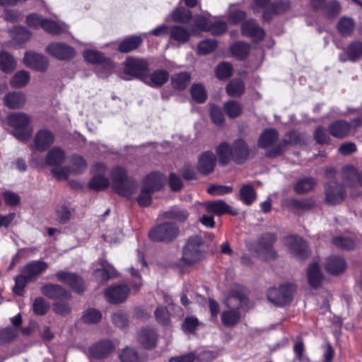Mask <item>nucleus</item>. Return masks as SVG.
<instances>
[{
  "instance_id": "1",
  "label": "nucleus",
  "mask_w": 362,
  "mask_h": 362,
  "mask_svg": "<svg viewBox=\"0 0 362 362\" xmlns=\"http://www.w3.org/2000/svg\"><path fill=\"white\" fill-rule=\"evenodd\" d=\"M31 121V117L24 112L10 113L7 116V124L13 129L10 134L20 141H28L33 133Z\"/></svg>"
},
{
  "instance_id": "2",
  "label": "nucleus",
  "mask_w": 362,
  "mask_h": 362,
  "mask_svg": "<svg viewBox=\"0 0 362 362\" xmlns=\"http://www.w3.org/2000/svg\"><path fill=\"white\" fill-rule=\"evenodd\" d=\"M205 252L203 238L199 235L191 236L182 248V257L179 259L178 264L192 266L201 261Z\"/></svg>"
},
{
  "instance_id": "3",
  "label": "nucleus",
  "mask_w": 362,
  "mask_h": 362,
  "mask_svg": "<svg viewBox=\"0 0 362 362\" xmlns=\"http://www.w3.org/2000/svg\"><path fill=\"white\" fill-rule=\"evenodd\" d=\"M111 179L113 191L121 197H130L136 189L137 183L127 177V170L122 167L112 169Z\"/></svg>"
},
{
  "instance_id": "4",
  "label": "nucleus",
  "mask_w": 362,
  "mask_h": 362,
  "mask_svg": "<svg viewBox=\"0 0 362 362\" xmlns=\"http://www.w3.org/2000/svg\"><path fill=\"white\" fill-rule=\"evenodd\" d=\"M149 64L146 59L128 56L124 62V73L144 83L148 80Z\"/></svg>"
},
{
  "instance_id": "5",
  "label": "nucleus",
  "mask_w": 362,
  "mask_h": 362,
  "mask_svg": "<svg viewBox=\"0 0 362 362\" xmlns=\"http://www.w3.org/2000/svg\"><path fill=\"white\" fill-rule=\"evenodd\" d=\"M179 233V227L175 223L164 222L152 228L148 237L153 242L168 243L176 239Z\"/></svg>"
},
{
  "instance_id": "6",
  "label": "nucleus",
  "mask_w": 362,
  "mask_h": 362,
  "mask_svg": "<svg viewBox=\"0 0 362 362\" xmlns=\"http://www.w3.org/2000/svg\"><path fill=\"white\" fill-rule=\"evenodd\" d=\"M276 240L275 234L271 233L263 234L254 246L255 252L265 259H275L276 252L273 248V245Z\"/></svg>"
},
{
  "instance_id": "7",
  "label": "nucleus",
  "mask_w": 362,
  "mask_h": 362,
  "mask_svg": "<svg viewBox=\"0 0 362 362\" xmlns=\"http://www.w3.org/2000/svg\"><path fill=\"white\" fill-rule=\"evenodd\" d=\"M295 288L291 284H284L278 288L269 289L267 297L269 301L278 305H285L291 303Z\"/></svg>"
},
{
  "instance_id": "8",
  "label": "nucleus",
  "mask_w": 362,
  "mask_h": 362,
  "mask_svg": "<svg viewBox=\"0 0 362 362\" xmlns=\"http://www.w3.org/2000/svg\"><path fill=\"white\" fill-rule=\"evenodd\" d=\"M57 279L67 285L74 293L82 295L86 290V281L80 275L65 271H59Z\"/></svg>"
},
{
  "instance_id": "9",
  "label": "nucleus",
  "mask_w": 362,
  "mask_h": 362,
  "mask_svg": "<svg viewBox=\"0 0 362 362\" xmlns=\"http://www.w3.org/2000/svg\"><path fill=\"white\" fill-rule=\"evenodd\" d=\"M302 141L303 135L297 131H292L286 135L285 139L281 142L268 150L266 152V156L270 158H276L286 151L287 145L300 144Z\"/></svg>"
},
{
  "instance_id": "10",
  "label": "nucleus",
  "mask_w": 362,
  "mask_h": 362,
  "mask_svg": "<svg viewBox=\"0 0 362 362\" xmlns=\"http://www.w3.org/2000/svg\"><path fill=\"white\" fill-rule=\"evenodd\" d=\"M158 334L157 330L151 326L142 327L137 332V341L145 350L154 349L158 342Z\"/></svg>"
},
{
  "instance_id": "11",
  "label": "nucleus",
  "mask_w": 362,
  "mask_h": 362,
  "mask_svg": "<svg viewBox=\"0 0 362 362\" xmlns=\"http://www.w3.org/2000/svg\"><path fill=\"white\" fill-rule=\"evenodd\" d=\"M194 23L198 30L210 32L214 35H218L226 31V22H212L204 16H196Z\"/></svg>"
},
{
  "instance_id": "12",
  "label": "nucleus",
  "mask_w": 362,
  "mask_h": 362,
  "mask_svg": "<svg viewBox=\"0 0 362 362\" xmlns=\"http://www.w3.org/2000/svg\"><path fill=\"white\" fill-rule=\"evenodd\" d=\"M325 201L330 205L341 203L346 197L345 189L342 185L335 181L327 182L325 185Z\"/></svg>"
},
{
  "instance_id": "13",
  "label": "nucleus",
  "mask_w": 362,
  "mask_h": 362,
  "mask_svg": "<svg viewBox=\"0 0 362 362\" xmlns=\"http://www.w3.org/2000/svg\"><path fill=\"white\" fill-rule=\"evenodd\" d=\"M45 52L61 61L72 59L76 55L74 48L63 42H52L49 44L45 48Z\"/></svg>"
},
{
  "instance_id": "14",
  "label": "nucleus",
  "mask_w": 362,
  "mask_h": 362,
  "mask_svg": "<svg viewBox=\"0 0 362 362\" xmlns=\"http://www.w3.org/2000/svg\"><path fill=\"white\" fill-rule=\"evenodd\" d=\"M115 349V346L110 339H101L88 348L89 356L93 359L107 358Z\"/></svg>"
},
{
  "instance_id": "15",
  "label": "nucleus",
  "mask_w": 362,
  "mask_h": 362,
  "mask_svg": "<svg viewBox=\"0 0 362 362\" xmlns=\"http://www.w3.org/2000/svg\"><path fill=\"white\" fill-rule=\"evenodd\" d=\"M130 293V288L125 284H117L107 287L104 292L105 298L111 304L124 303Z\"/></svg>"
},
{
  "instance_id": "16",
  "label": "nucleus",
  "mask_w": 362,
  "mask_h": 362,
  "mask_svg": "<svg viewBox=\"0 0 362 362\" xmlns=\"http://www.w3.org/2000/svg\"><path fill=\"white\" fill-rule=\"evenodd\" d=\"M285 243L289 251L298 258L305 259L310 254L305 241L300 237L296 235L288 236Z\"/></svg>"
},
{
  "instance_id": "17",
  "label": "nucleus",
  "mask_w": 362,
  "mask_h": 362,
  "mask_svg": "<svg viewBox=\"0 0 362 362\" xmlns=\"http://www.w3.org/2000/svg\"><path fill=\"white\" fill-rule=\"evenodd\" d=\"M54 139L55 136L52 131L47 128L40 129L33 137L35 148L39 152H45L54 144Z\"/></svg>"
},
{
  "instance_id": "18",
  "label": "nucleus",
  "mask_w": 362,
  "mask_h": 362,
  "mask_svg": "<svg viewBox=\"0 0 362 362\" xmlns=\"http://www.w3.org/2000/svg\"><path fill=\"white\" fill-rule=\"evenodd\" d=\"M23 62L27 67L41 72L45 71L49 64L45 56L32 51L25 53Z\"/></svg>"
},
{
  "instance_id": "19",
  "label": "nucleus",
  "mask_w": 362,
  "mask_h": 362,
  "mask_svg": "<svg viewBox=\"0 0 362 362\" xmlns=\"http://www.w3.org/2000/svg\"><path fill=\"white\" fill-rule=\"evenodd\" d=\"M48 268V264L42 260H33L25 264L21 269L32 282L35 281Z\"/></svg>"
},
{
  "instance_id": "20",
  "label": "nucleus",
  "mask_w": 362,
  "mask_h": 362,
  "mask_svg": "<svg viewBox=\"0 0 362 362\" xmlns=\"http://www.w3.org/2000/svg\"><path fill=\"white\" fill-rule=\"evenodd\" d=\"M42 293L52 300H69L71 293L60 285L54 284H45L41 288Z\"/></svg>"
},
{
  "instance_id": "21",
  "label": "nucleus",
  "mask_w": 362,
  "mask_h": 362,
  "mask_svg": "<svg viewBox=\"0 0 362 362\" xmlns=\"http://www.w3.org/2000/svg\"><path fill=\"white\" fill-rule=\"evenodd\" d=\"M144 38L141 35H130L117 41V50L123 54H127L137 50L143 44Z\"/></svg>"
},
{
  "instance_id": "22",
  "label": "nucleus",
  "mask_w": 362,
  "mask_h": 362,
  "mask_svg": "<svg viewBox=\"0 0 362 362\" xmlns=\"http://www.w3.org/2000/svg\"><path fill=\"white\" fill-rule=\"evenodd\" d=\"M83 56L88 63L103 65L107 71H110L113 68V62L111 59L107 57L102 52L88 49L84 51Z\"/></svg>"
},
{
  "instance_id": "23",
  "label": "nucleus",
  "mask_w": 362,
  "mask_h": 362,
  "mask_svg": "<svg viewBox=\"0 0 362 362\" xmlns=\"http://www.w3.org/2000/svg\"><path fill=\"white\" fill-rule=\"evenodd\" d=\"M216 158L210 151L203 152L198 160L197 170L202 174L207 175L215 168Z\"/></svg>"
},
{
  "instance_id": "24",
  "label": "nucleus",
  "mask_w": 362,
  "mask_h": 362,
  "mask_svg": "<svg viewBox=\"0 0 362 362\" xmlns=\"http://www.w3.org/2000/svg\"><path fill=\"white\" fill-rule=\"evenodd\" d=\"M241 33L247 37H252L258 41L263 40L265 32L255 19H249L243 22L241 25Z\"/></svg>"
},
{
  "instance_id": "25",
  "label": "nucleus",
  "mask_w": 362,
  "mask_h": 362,
  "mask_svg": "<svg viewBox=\"0 0 362 362\" xmlns=\"http://www.w3.org/2000/svg\"><path fill=\"white\" fill-rule=\"evenodd\" d=\"M238 300L242 308L247 306L249 299L247 290L240 285L234 284L230 285V295L228 296V306L233 304V301Z\"/></svg>"
},
{
  "instance_id": "26",
  "label": "nucleus",
  "mask_w": 362,
  "mask_h": 362,
  "mask_svg": "<svg viewBox=\"0 0 362 362\" xmlns=\"http://www.w3.org/2000/svg\"><path fill=\"white\" fill-rule=\"evenodd\" d=\"M351 124L345 120H337L331 123L329 126V134L337 139L346 137L351 131Z\"/></svg>"
},
{
  "instance_id": "27",
  "label": "nucleus",
  "mask_w": 362,
  "mask_h": 362,
  "mask_svg": "<svg viewBox=\"0 0 362 362\" xmlns=\"http://www.w3.org/2000/svg\"><path fill=\"white\" fill-rule=\"evenodd\" d=\"M249 150L242 139L235 141L230 149V156L238 163H243L247 158Z\"/></svg>"
},
{
  "instance_id": "28",
  "label": "nucleus",
  "mask_w": 362,
  "mask_h": 362,
  "mask_svg": "<svg viewBox=\"0 0 362 362\" xmlns=\"http://www.w3.org/2000/svg\"><path fill=\"white\" fill-rule=\"evenodd\" d=\"M163 174L159 172H152L144 178V187L151 192L159 191L163 187Z\"/></svg>"
},
{
  "instance_id": "29",
  "label": "nucleus",
  "mask_w": 362,
  "mask_h": 362,
  "mask_svg": "<svg viewBox=\"0 0 362 362\" xmlns=\"http://www.w3.org/2000/svg\"><path fill=\"white\" fill-rule=\"evenodd\" d=\"M170 78L169 73L164 69H156L148 74L146 84L152 88H159L166 83Z\"/></svg>"
},
{
  "instance_id": "30",
  "label": "nucleus",
  "mask_w": 362,
  "mask_h": 362,
  "mask_svg": "<svg viewBox=\"0 0 362 362\" xmlns=\"http://www.w3.org/2000/svg\"><path fill=\"white\" fill-rule=\"evenodd\" d=\"M66 159L65 151L60 147L54 146L47 153L45 162L49 166H59Z\"/></svg>"
},
{
  "instance_id": "31",
  "label": "nucleus",
  "mask_w": 362,
  "mask_h": 362,
  "mask_svg": "<svg viewBox=\"0 0 362 362\" xmlns=\"http://www.w3.org/2000/svg\"><path fill=\"white\" fill-rule=\"evenodd\" d=\"M343 179L350 187L358 185L362 187V170L358 172L353 166H347L343 169Z\"/></svg>"
},
{
  "instance_id": "32",
  "label": "nucleus",
  "mask_w": 362,
  "mask_h": 362,
  "mask_svg": "<svg viewBox=\"0 0 362 362\" xmlns=\"http://www.w3.org/2000/svg\"><path fill=\"white\" fill-rule=\"evenodd\" d=\"M4 104L9 109H20L25 103V95L21 93L10 92L3 98Z\"/></svg>"
},
{
  "instance_id": "33",
  "label": "nucleus",
  "mask_w": 362,
  "mask_h": 362,
  "mask_svg": "<svg viewBox=\"0 0 362 362\" xmlns=\"http://www.w3.org/2000/svg\"><path fill=\"white\" fill-rule=\"evenodd\" d=\"M191 74L187 71H182L171 76L172 87L177 90H184L189 86L191 81Z\"/></svg>"
},
{
  "instance_id": "34",
  "label": "nucleus",
  "mask_w": 362,
  "mask_h": 362,
  "mask_svg": "<svg viewBox=\"0 0 362 362\" xmlns=\"http://www.w3.org/2000/svg\"><path fill=\"white\" fill-rule=\"evenodd\" d=\"M279 139V133L275 129H267L260 135L258 146L267 148L272 146Z\"/></svg>"
},
{
  "instance_id": "35",
  "label": "nucleus",
  "mask_w": 362,
  "mask_h": 362,
  "mask_svg": "<svg viewBox=\"0 0 362 362\" xmlns=\"http://www.w3.org/2000/svg\"><path fill=\"white\" fill-rule=\"evenodd\" d=\"M345 261L339 257H330L327 259L325 268L327 272L332 274L342 273L346 269Z\"/></svg>"
},
{
  "instance_id": "36",
  "label": "nucleus",
  "mask_w": 362,
  "mask_h": 362,
  "mask_svg": "<svg viewBox=\"0 0 362 362\" xmlns=\"http://www.w3.org/2000/svg\"><path fill=\"white\" fill-rule=\"evenodd\" d=\"M308 279L310 285L316 288L320 286L322 281V274L317 263L311 264L308 269Z\"/></svg>"
},
{
  "instance_id": "37",
  "label": "nucleus",
  "mask_w": 362,
  "mask_h": 362,
  "mask_svg": "<svg viewBox=\"0 0 362 362\" xmlns=\"http://www.w3.org/2000/svg\"><path fill=\"white\" fill-rule=\"evenodd\" d=\"M16 67L13 57L6 51H0V69L7 74L12 73Z\"/></svg>"
},
{
  "instance_id": "38",
  "label": "nucleus",
  "mask_w": 362,
  "mask_h": 362,
  "mask_svg": "<svg viewBox=\"0 0 362 362\" xmlns=\"http://www.w3.org/2000/svg\"><path fill=\"white\" fill-rule=\"evenodd\" d=\"M100 264L102 268L96 269L94 271V274L100 278L102 281H106L117 276L116 269L110 265L108 262L103 261Z\"/></svg>"
},
{
  "instance_id": "39",
  "label": "nucleus",
  "mask_w": 362,
  "mask_h": 362,
  "mask_svg": "<svg viewBox=\"0 0 362 362\" xmlns=\"http://www.w3.org/2000/svg\"><path fill=\"white\" fill-rule=\"evenodd\" d=\"M250 50V45L241 41L233 43L230 47L231 54L239 60L245 59L248 56Z\"/></svg>"
},
{
  "instance_id": "40",
  "label": "nucleus",
  "mask_w": 362,
  "mask_h": 362,
  "mask_svg": "<svg viewBox=\"0 0 362 362\" xmlns=\"http://www.w3.org/2000/svg\"><path fill=\"white\" fill-rule=\"evenodd\" d=\"M190 35L189 31L181 25H173L170 28V37L180 43L187 42Z\"/></svg>"
},
{
  "instance_id": "41",
  "label": "nucleus",
  "mask_w": 362,
  "mask_h": 362,
  "mask_svg": "<svg viewBox=\"0 0 362 362\" xmlns=\"http://www.w3.org/2000/svg\"><path fill=\"white\" fill-rule=\"evenodd\" d=\"M110 185L109 180L102 175H93L88 181V187L95 192L105 190Z\"/></svg>"
},
{
  "instance_id": "42",
  "label": "nucleus",
  "mask_w": 362,
  "mask_h": 362,
  "mask_svg": "<svg viewBox=\"0 0 362 362\" xmlns=\"http://www.w3.org/2000/svg\"><path fill=\"white\" fill-rule=\"evenodd\" d=\"M315 205V202L312 198L291 199L288 202L290 207L302 211L310 210Z\"/></svg>"
},
{
  "instance_id": "43",
  "label": "nucleus",
  "mask_w": 362,
  "mask_h": 362,
  "mask_svg": "<svg viewBox=\"0 0 362 362\" xmlns=\"http://www.w3.org/2000/svg\"><path fill=\"white\" fill-rule=\"evenodd\" d=\"M316 180L313 177H305L298 180L294 186V191L298 194H304L313 189Z\"/></svg>"
},
{
  "instance_id": "44",
  "label": "nucleus",
  "mask_w": 362,
  "mask_h": 362,
  "mask_svg": "<svg viewBox=\"0 0 362 362\" xmlns=\"http://www.w3.org/2000/svg\"><path fill=\"white\" fill-rule=\"evenodd\" d=\"M190 94L192 100L197 104H203L207 100V93L202 83H194L191 86Z\"/></svg>"
},
{
  "instance_id": "45",
  "label": "nucleus",
  "mask_w": 362,
  "mask_h": 362,
  "mask_svg": "<svg viewBox=\"0 0 362 362\" xmlns=\"http://www.w3.org/2000/svg\"><path fill=\"white\" fill-rule=\"evenodd\" d=\"M189 212L185 209H181L178 207H173L170 210L167 211L164 214L165 218L168 219L175 220L176 221L183 223L189 217Z\"/></svg>"
},
{
  "instance_id": "46",
  "label": "nucleus",
  "mask_w": 362,
  "mask_h": 362,
  "mask_svg": "<svg viewBox=\"0 0 362 362\" xmlns=\"http://www.w3.org/2000/svg\"><path fill=\"white\" fill-rule=\"evenodd\" d=\"M192 18V11L185 7H177L172 13L173 21L178 23H187Z\"/></svg>"
},
{
  "instance_id": "47",
  "label": "nucleus",
  "mask_w": 362,
  "mask_h": 362,
  "mask_svg": "<svg viewBox=\"0 0 362 362\" xmlns=\"http://www.w3.org/2000/svg\"><path fill=\"white\" fill-rule=\"evenodd\" d=\"M30 79L28 71L22 70L16 72L10 81V85L15 88L26 86Z\"/></svg>"
},
{
  "instance_id": "48",
  "label": "nucleus",
  "mask_w": 362,
  "mask_h": 362,
  "mask_svg": "<svg viewBox=\"0 0 362 362\" xmlns=\"http://www.w3.org/2000/svg\"><path fill=\"white\" fill-rule=\"evenodd\" d=\"M14 281L15 285L12 289L13 293L18 296H23L25 288L32 281L22 272L14 277Z\"/></svg>"
},
{
  "instance_id": "49",
  "label": "nucleus",
  "mask_w": 362,
  "mask_h": 362,
  "mask_svg": "<svg viewBox=\"0 0 362 362\" xmlns=\"http://www.w3.org/2000/svg\"><path fill=\"white\" fill-rule=\"evenodd\" d=\"M31 37V33L25 27L19 26L15 29L13 40L19 47L28 42Z\"/></svg>"
},
{
  "instance_id": "50",
  "label": "nucleus",
  "mask_w": 362,
  "mask_h": 362,
  "mask_svg": "<svg viewBox=\"0 0 362 362\" xmlns=\"http://www.w3.org/2000/svg\"><path fill=\"white\" fill-rule=\"evenodd\" d=\"M102 319V313L100 310L90 308L86 310L82 315L81 320L85 324H97Z\"/></svg>"
},
{
  "instance_id": "51",
  "label": "nucleus",
  "mask_w": 362,
  "mask_h": 362,
  "mask_svg": "<svg viewBox=\"0 0 362 362\" xmlns=\"http://www.w3.org/2000/svg\"><path fill=\"white\" fill-rule=\"evenodd\" d=\"M208 213L220 216L226 213V203L223 201L206 202L203 204Z\"/></svg>"
},
{
  "instance_id": "52",
  "label": "nucleus",
  "mask_w": 362,
  "mask_h": 362,
  "mask_svg": "<svg viewBox=\"0 0 362 362\" xmlns=\"http://www.w3.org/2000/svg\"><path fill=\"white\" fill-rule=\"evenodd\" d=\"M346 53L350 61L358 60L362 56V42L354 41L350 43L346 48Z\"/></svg>"
},
{
  "instance_id": "53",
  "label": "nucleus",
  "mask_w": 362,
  "mask_h": 362,
  "mask_svg": "<svg viewBox=\"0 0 362 362\" xmlns=\"http://www.w3.org/2000/svg\"><path fill=\"white\" fill-rule=\"evenodd\" d=\"M201 325L199 319L193 315L187 316L182 324V330L186 334H194Z\"/></svg>"
},
{
  "instance_id": "54",
  "label": "nucleus",
  "mask_w": 362,
  "mask_h": 362,
  "mask_svg": "<svg viewBox=\"0 0 362 362\" xmlns=\"http://www.w3.org/2000/svg\"><path fill=\"white\" fill-rule=\"evenodd\" d=\"M72 172L75 175L82 174L88 167L86 160L78 154H74L71 157Z\"/></svg>"
},
{
  "instance_id": "55",
  "label": "nucleus",
  "mask_w": 362,
  "mask_h": 362,
  "mask_svg": "<svg viewBox=\"0 0 362 362\" xmlns=\"http://www.w3.org/2000/svg\"><path fill=\"white\" fill-rule=\"evenodd\" d=\"M156 322L162 326H167L170 322V313L165 306H158L154 311Z\"/></svg>"
},
{
  "instance_id": "56",
  "label": "nucleus",
  "mask_w": 362,
  "mask_h": 362,
  "mask_svg": "<svg viewBox=\"0 0 362 362\" xmlns=\"http://www.w3.org/2000/svg\"><path fill=\"white\" fill-rule=\"evenodd\" d=\"M245 91V84L239 78L232 80L228 84V95L233 97H239Z\"/></svg>"
},
{
  "instance_id": "57",
  "label": "nucleus",
  "mask_w": 362,
  "mask_h": 362,
  "mask_svg": "<svg viewBox=\"0 0 362 362\" xmlns=\"http://www.w3.org/2000/svg\"><path fill=\"white\" fill-rule=\"evenodd\" d=\"M217 47L215 40L206 39L202 40L197 46V52L199 55H207L213 52Z\"/></svg>"
},
{
  "instance_id": "58",
  "label": "nucleus",
  "mask_w": 362,
  "mask_h": 362,
  "mask_svg": "<svg viewBox=\"0 0 362 362\" xmlns=\"http://www.w3.org/2000/svg\"><path fill=\"white\" fill-rule=\"evenodd\" d=\"M332 243L337 247L350 250L355 247L356 241L351 238L337 236L332 239Z\"/></svg>"
},
{
  "instance_id": "59",
  "label": "nucleus",
  "mask_w": 362,
  "mask_h": 362,
  "mask_svg": "<svg viewBox=\"0 0 362 362\" xmlns=\"http://www.w3.org/2000/svg\"><path fill=\"white\" fill-rule=\"evenodd\" d=\"M256 199V192L254 187L250 185H245L240 189V199L247 205H250Z\"/></svg>"
},
{
  "instance_id": "60",
  "label": "nucleus",
  "mask_w": 362,
  "mask_h": 362,
  "mask_svg": "<svg viewBox=\"0 0 362 362\" xmlns=\"http://www.w3.org/2000/svg\"><path fill=\"white\" fill-rule=\"evenodd\" d=\"M122 362H141L138 351L130 347L124 348L119 354Z\"/></svg>"
},
{
  "instance_id": "61",
  "label": "nucleus",
  "mask_w": 362,
  "mask_h": 362,
  "mask_svg": "<svg viewBox=\"0 0 362 362\" xmlns=\"http://www.w3.org/2000/svg\"><path fill=\"white\" fill-rule=\"evenodd\" d=\"M49 308V304L42 297H37L33 301V310L37 315H45L48 312Z\"/></svg>"
},
{
  "instance_id": "62",
  "label": "nucleus",
  "mask_w": 362,
  "mask_h": 362,
  "mask_svg": "<svg viewBox=\"0 0 362 362\" xmlns=\"http://www.w3.org/2000/svg\"><path fill=\"white\" fill-rule=\"evenodd\" d=\"M45 32L52 35H59L63 32V29L57 22L44 18L41 27Z\"/></svg>"
},
{
  "instance_id": "63",
  "label": "nucleus",
  "mask_w": 362,
  "mask_h": 362,
  "mask_svg": "<svg viewBox=\"0 0 362 362\" xmlns=\"http://www.w3.org/2000/svg\"><path fill=\"white\" fill-rule=\"evenodd\" d=\"M153 192L144 187H141L139 194L136 198V202L141 207H147L151 204L152 194Z\"/></svg>"
},
{
  "instance_id": "64",
  "label": "nucleus",
  "mask_w": 362,
  "mask_h": 362,
  "mask_svg": "<svg viewBox=\"0 0 362 362\" xmlns=\"http://www.w3.org/2000/svg\"><path fill=\"white\" fill-rule=\"evenodd\" d=\"M18 336V331L11 327H7L0 329V344H5L13 341Z\"/></svg>"
}]
</instances>
